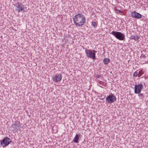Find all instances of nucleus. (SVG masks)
I'll list each match as a JSON object with an SVG mask.
<instances>
[{
  "label": "nucleus",
  "mask_w": 148,
  "mask_h": 148,
  "mask_svg": "<svg viewBox=\"0 0 148 148\" xmlns=\"http://www.w3.org/2000/svg\"><path fill=\"white\" fill-rule=\"evenodd\" d=\"M73 20L74 23L78 27H82L86 22L85 17L80 14L75 15Z\"/></svg>",
  "instance_id": "nucleus-1"
},
{
  "label": "nucleus",
  "mask_w": 148,
  "mask_h": 148,
  "mask_svg": "<svg viewBox=\"0 0 148 148\" xmlns=\"http://www.w3.org/2000/svg\"><path fill=\"white\" fill-rule=\"evenodd\" d=\"M110 34L119 40H123L125 39L124 34L120 32L112 31Z\"/></svg>",
  "instance_id": "nucleus-2"
},
{
  "label": "nucleus",
  "mask_w": 148,
  "mask_h": 148,
  "mask_svg": "<svg viewBox=\"0 0 148 148\" xmlns=\"http://www.w3.org/2000/svg\"><path fill=\"white\" fill-rule=\"evenodd\" d=\"M85 51L86 56L92 59L93 60L96 59L95 54L97 52V51L86 49Z\"/></svg>",
  "instance_id": "nucleus-3"
},
{
  "label": "nucleus",
  "mask_w": 148,
  "mask_h": 148,
  "mask_svg": "<svg viewBox=\"0 0 148 148\" xmlns=\"http://www.w3.org/2000/svg\"><path fill=\"white\" fill-rule=\"evenodd\" d=\"M11 142L12 141L10 139L6 137L3 139L2 141H1L0 144L3 146V147H4L8 146Z\"/></svg>",
  "instance_id": "nucleus-4"
},
{
  "label": "nucleus",
  "mask_w": 148,
  "mask_h": 148,
  "mask_svg": "<svg viewBox=\"0 0 148 148\" xmlns=\"http://www.w3.org/2000/svg\"><path fill=\"white\" fill-rule=\"evenodd\" d=\"M106 101L109 103H111L114 102L116 100V98L115 96L112 94L107 96L106 99Z\"/></svg>",
  "instance_id": "nucleus-5"
},
{
  "label": "nucleus",
  "mask_w": 148,
  "mask_h": 148,
  "mask_svg": "<svg viewBox=\"0 0 148 148\" xmlns=\"http://www.w3.org/2000/svg\"><path fill=\"white\" fill-rule=\"evenodd\" d=\"M143 88V86L141 83L139 84L138 85H135L134 86L135 93L136 94H140Z\"/></svg>",
  "instance_id": "nucleus-6"
},
{
  "label": "nucleus",
  "mask_w": 148,
  "mask_h": 148,
  "mask_svg": "<svg viewBox=\"0 0 148 148\" xmlns=\"http://www.w3.org/2000/svg\"><path fill=\"white\" fill-rule=\"evenodd\" d=\"M16 7L17 8L16 10L19 12L20 11H24L25 10L24 6L22 4L19 3L16 4Z\"/></svg>",
  "instance_id": "nucleus-7"
},
{
  "label": "nucleus",
  "mask_w": 148,
  "mask_h": 148,
  "mask_svg": "<svg viewBox=\"0 0 148 148\" xmlns=\"http://www.w3.org/2000/svg\"><path fill=\"white\" fill-rule=\"evenodd\" d=\"M21 125V124L18 121H15V123L12 125L11 127L14 130H18L19 129V127Z\"/></svg>",
  "instance_id": "nucleus-8"
},
{
  "label": "nucleus",
  "mask_w": 148,
  "mask_h": 148,
  "mask_svg": "<svg viewBox=\"0 0 148 148\" xmlns=\"http://www.w3.org/2000/svg\"><path fill=\"white\" fill-rule=\"evenodd\" d=\"M62 78L61 75L57 74L56 75L53 76V79L54 81L58 82L60 81Z\"/></svg>",
  "instance_id": "nucleus-9"
},
{
  "label": "nucleus",
  "mask_w": 148,
  "mask_h": 148,
  "mask_svg": "<svg viewBox=\"0 0 148 148\" xmlns=\"http://www.w3.org/2000/svg\"><path fill=\"white\" fill-rule=\"evenodd\" d=\"M131 16L132 17L137 18H140L142 17V15L135 11L132 12Z\"/></svg>",
  "instance_id": "nucleus-10"
},
{
  "label": "nucleus",
  "mask_w": 148,
  "mask_h": 148,
  "mask_svg": "<svg viewBox=\"0 0 148 148\" xmlns=\"http://www.w3.org/2000/svg\"><path fill=\"white\" fill-rule=\"evenodd\" d=\"M130 39L134 40L136 41L140 40V38L139 36H138L137 35H132L131 36Z\"/></svg>",
  "instance_id": "nucleus-11"
},
{
  "label": "nucleus",
  "mask_w": 148,
  "mask_h": 148,
  "mask_svg": "<svg viewBox=\"0 0 148 148\" xmlns=\"http://www.w3.org/2000/svg\"><path fill=\"white\" fill-rule=\"evenodd\" d=\"M79 136L77 134H76L75 137L73 139V141L76 143H78V139H79Z\"/></svg>",
  "instance_id": "nucleus-12"
},
{
  "label": "nucleus",
  "mask_w": 148,
  "mask_h": 148,
  "mask_svg": "<svg viewBox=\"0 0 148 148\" xmlns=\"http://www.w3.org/2000/svg\"><path fill=\"white\" fill-rule=\"evenodd\" d=\"M92 26L94 28H96L98 25V23L97 22L92 21L91 22Z\"/></svg>",
  "instance_id": "nucleus-13"
},
{
  "label": "nucleus",
  "mask_w": 148,
  "mask_h": 148,
  "mask_svg": "<svg viewBox=\"0 0 148 148\" xmlns=\"http://www.w3.org/2000/svg\"><path fill=\"white\" fill-rule=\"evenodd\" d=\"M110 60L107 58H105L103 60V62L105 64H107L110 62Z\"/></svg>",
  "instance_id": "nucleus-14"
},
{
  "label": "nucleus",
  "mask_w": 148,
  "mask_h": 148,
  "mask_svg": "<svg viewBox=\"0 0 148 148\" xmlns=\"http://www.w3.org/2000/svg\"><path fill=\"white\" fill-rule=\"evenodd\" d=\"M144 73L143 71L141 70L139 71L138 73V77H139L141 76Z\"/></svg>",
  "instance_id": "nucleus-15"
},
{
  "label": "nucleus",
  "mask_w": 148,
  "mask_h": 148,
  "mask_svg": "<svg viewBox=\"0 0 148 148\" xmlns=\"http://www.w3.org/2000/svg\"><path fill=\"white\" fill-rule=\"evenodd\" d=\"M140 58H143L145 59L146 58V57L145 55L144 54H142L140 57Z\"/></svg>",
  "instance_id": "nucleus-16"
},
{
  "label": "nucleus",
  "mask_w": 148,
  "mask_h": 148,
  "mask_svg": "<svg viewBox=\"0 0 148 148\" xmlns=\"http://www.w3.org/2000/svg\"><path fill=\"white\" fill-rule=\"evenodd\" d=\"M138 72L137 71H136L134 73V74L133 75V77H137V76H138Z\"/></svg>",
  "instance_id": "nucleus-17"
},
{
  "label": "nucleus",
  "mask_w": 148,
  "mask_h": 148,
  "mask_svg": "<svg viewBox=\"0 0 148 148\" xmlns=\"http://www.w3.org/2000/svg\"><path fill=\"white\" fill-rule=\"evenodd\" d=\"M115 11H117L120 13H122V11H121L120 10H118L116 8L115 9Z\"/></svg>",
  "instance_id": "nucleus-18"
},
{
  "label": "nucleus",
  "mask_w": 148,
  "mask_h": 148,
  "mask_svg": "<svg viewBox=\"0 0 148 148\" xmlns=\"http://www.w3.org/2000/svg\"><path fill=\"white\" fill-rule=\"evenodd\" d=\"M139 94V95H138L140 97H142L143 98H144V96H143V94L140 93V94Z\"/></svg>",
  "instance_id": "nucleus-19"
},
{
  "label": "nucleus",
  "mask_w": 148,
  "mask_h": 148,
  "mask_svg": "<svg viewBox=\"0 0 148 148\" xmlns=\"http://www.w3.org/2000/svg\"><path fill=\"white\" fill-rule=\"evenodd\" d=\"M100 75H96V77L97 78H99V77H100Z\"/></svg>",
  "instance_id": "nucleus-20"
}]
</instances>
